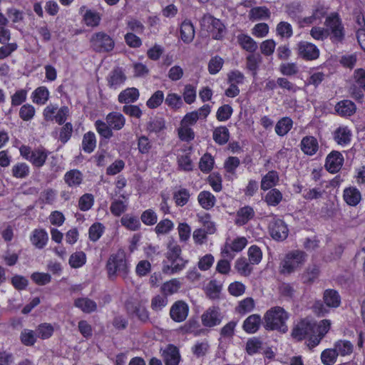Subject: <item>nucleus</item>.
<instances>
[{
    "label": "nucleus",
    "mask_w": 365,
    "mask_h": 365,
    "mask_svg": "<svg viewBox=\"0 0 365 365\" xmlns=\"http://www.w3.org/2000/svg\"><path fill=\"white\" fill-rule=\"evenodd\" d=\"M293 121L289 117L280 119L276 124L275 132L279 136L285 135L292 128Z\"/></svg>",
    "instance_id": "obj_41"
},
{
    "label": "nucleus",
    "mask_w": 365,
    "mask_h": 365,
    "mask_svg": "<svg viewBox=\"0 0 365 365\" xmlns=\"http://www.w3.org/2000/svg\"><path fill=\"white\" fill-rule=\"evenodd\" d=\"M271 12L267 6H256L249 11V19L252 21L266 20L270 18Z\"/></svg>",
    "instance_id": "obj_26"
},
{
    "label": "nucleus",
    "mask_w": 365,
    "mask_h": 365,
    "mask_svg": "<svg viewBox=\"0 0 365 365\" xmlns=\"http://www.w3.org/2000/svg\"><path fill=\"white\" fill-rule=\"evenodd\" d=\"M323 300L324 304L331 308H337L341 304V296L336 290L333 289L324 291Z\"/></svg>",
    "instance_id": "obj_22"
},
{
    "label": "nucleus",
    "mask_w": 365,
    "mask_h": 365,
    "mask_svg": "<svg viewBox=\"0 0 365 365\" xmlns=\"http://www.w3.org/2000/svg\"><path fill=\"white\" fill-rule=\"evenodd\" d=\"M279 181V175L277 171L271 170L269 171L264 176L262 177L261 181V189L263 190H267L271 189L273 186Z\"/></svg>",
    "instance_id": "obj_34"
},
{
    "label": "nucleus",
    "mask_w": 365,
    "mask_h": 365,
    "mask_svg": "<svg viewBox=\"0 0 365 365\" xmlns=\"http://www.w3.org/2000/svg\"><path fill=\"white\" fill-rule=\"evenodd\" d=\"M232 113L233 109L230 105H222V106L219 107L217 110L216 118L220 122L226 121L230 118Z\"/></svg>",
    "instance_id": "obj_59"
},
{
    "label": "nucleus",
    "mask_w": 365,
    "mask_h": 365,
    "mask_svg": "<svg viewBox=\"0 0 365 365\" xmlns=\"http://www.w3.org/2000/svg\"><path fill=\"white\" fill-rule=\"evenodd\" d=\"M221 290L222 284H218L216 280H211L207 287V295L212 299H219Z\"/></svg>",
    "instance_id": "obj_54"
},
{
    "label": "nucleus",
    "mask_w": 365,
    "mask_h": 365,
    "mask_svg": "<svg viewBox=\"0 0 365 365\" xmlns=\"http://www.w3.org/2000/svg\"><path fill=\"white\" fill-rule=\"evenodd\" d=\"M197 200L202 208L210 210L214 207L216 198L210 192L204 190L199 193Z\"/></svg>",
    "instance_id": "obj_33"
},
{
    "label": "nucleus",
    "mask_w": 365,
    "mask_h": 365,
    "mask_svg": "<svg viewBox=\"0 0 365 365\" xmlns=\"http://www.w3.org/2000/svg\"><path fill=\"white\" fill-rule=\"evenodd\" d=\"M127 77L122 68L116 67L113 68L107 78L108 86L110 88L116 89L120 85L123 84Z\"/></svg>",
    "instance_id": "obj_16"
},
{
    "label": "nucleus",
    "mask_w": 365,
    "mask_h": 365,
    "mask_svg": "<svg viewBox=\"0 0 365 365\" xmlns=\"http://www.w3.org/2000/svg\"><path fill=\"white\" fill-rule=\"evenodd\" d=\"M32 97L34 103L43 105L48 100L49 91L46 86H40L34 90Z\"/></svg>",
    "instance_id": "obj_39"
},
{
    "label": "nucleus",
    "mask_w": 365,
    "mask_h": 365,
    "mask_svg": "<svg viewBox=\"0 0 365 365\" xmlns=\"http://www.w3.org/2000/svg\"><path fill=\"white\" fill-rule=\"evenodd\" d=\"M174 227L173 222L169 219L160 221L155 227L157 235H165L171 231Z\"/></svg>",
    "instance_id": "obj_62"
},
{
    "label": "nucleus",
    "mask_w": 365,
    "mask_h": 365,
    "mask_svg": "<svg viewBox=\"0 0 365 365\" xmlns=\"http://www.w3.org/2000/svg\"><path fill=\"white\" fill-rule=\"evenodd\" d=\"M202 323L206 327H213L219 325L222 319V315L218 307L208 308L201 317Z\"/></svg>",
    "instance_id": "obj_12"
},
{
    "label": "nucleus",
    "mask_w": 365,
    "mask_h": 365,
    "mask_svg": "<svg viewBox=\"0 0 365 365\" xmlns=\"http://www.w3.org/2000/svg\"><path fill=\"white\" fill-rule=\"evenodd\" d=\"M324 25L332 42L341 43L344 41L345 30L338 13L333 12L327 16Z\"/></svg>",
    "instance_id": "obj_6"
},
{
    "label": "nucleus",
    "mask_w": 365,
    "mask_h": 365,
    "mask_svg": "<svg viewBox=\"0 0 365 365\" xmlns=\"http://www.w3.org/2000/svg\"><path fill=\"white\" fill-rule=\"evenodd\" d=\"M307 257V254L302 250L289 252L281 262L280 272L283 274H290L299 270L306 262Z\"/></svg>",
    "instance_id": "obj_4"
},
{
    "label": "nucleus",
    "mask_w": 365,
    "mask_h": 365,
    "mask_svg": "<svg viewBox=\"0 0 365 365\" xmlns=\"http://www.w3.org/2000/svg\"><path fill=\"white\" fill-rule=\"evenodd\" d=\"M140 93L136 88H128L122 91L118 97V100L120 103L128 104L135 102L139 98Z\"/></svg>",
    "instance_id": "obj_25"
},
{
    "label": "nucleus",
    "mask_w": 365,
    "mask_h": 365,
    "mask_svg": "<svg viewBox=\"0 0 365 365\" xmlns=\"http://www.w3.org/2000/svg\"><path fill=\"white\" fill-rule=\"evenodd\" d=\"M343 197L347 205L355 207L361 200V194L356 187H349L344 190Z\"/></svg>",
    "instance_id": "obj_20"
},
{
    "label": "nucleus",
    "mask_w": 365,
    "mask_h": 365,
    "mask_svg": "<svg viewBox=\"0 0 365 365\" xmlns=\"http://www.w3.org/2000/svg\"><path fill=\"white\" fill-rule=\"evenodd\" d=\"M262 349V341L257 337L249 339L246 343V351L247 354L252 356L259 351Z\"/></svg>",
    "instance_id": "obj_49"
},
{
    "label": "nucleus",
    "mask_w": 365,
    "mask_h": 365,
    "mask_svg": "<svg viewBox=\"0 0 365 365\" xmlns=\"http://www.w3.org/2000/svg\"><path fill=\"white\" fill-rule=\"evenodd\" d=\"M356 110V105L349 100L341 101L335 106V111L338 115L343 117L352 115L355 113Z\"/></svg>",
    "instance_id": "obj_23"
},
{
    "label": "nucleus",
    "mask_w": 365,
    "mask_h": 365,
    "mask_svg": "<svg viewBox=\"0 0 365 365\" xmlns=\"http://www.w3.org/2000/svg\"><path fill=\"white\" fill-rule=\"evenodd\" d=\"M180 38L185 43H191L195 38V28L190 19L184 20L180 27Z\"/></svg>",
    "instance_id": "obj_17"
},
{
    "label": "nucleus",
    "mask_w": 365,
    "mask_h": 365,
    "mask_svg": "<svg viewBox=\"0 0 365 365\" xmlns=\"http://www.w3.org/2000/svg\"><path fill=\"white\" fill-rule=\"evenodd\" d=\"M168 251L166 253V261L163 262L162 271L165 274H173L182 270L188 260H185L181 257L182 250L178 245L169 243L168 245Z\"/></svg>",
    "instance_id": "obj_2"
},
{
    "label": "nucleus",
    "mask_w": 365,
    "mask_h": 365,
    "mask_svg": "<svg viewBox=\"0 0 365 365\" xmlns=\"http://www.w3.org/2000/svg\"><path fill=\"white\" fill-rule=\"evenodd\" d=\"M237 41L243 49L250 53L255 52L257 48L256 41L247 34L238 35Z\"/></svg>",
    "instance_id": "obj_38"
},
{
    "label": "nucleus",
    "mask_w": 365,
    "mask_h": 365,
    "mask_svg": "<svg viewBox=\"0 0 365 365\" xmlns=\"http://www.w3.org/2000/svg\"><path fill=\"white\" fill-rule=\"evenodd\" d=\"M210 349V345L207 341H197L192 348V351L193 354L197 358H200L205 356Z\"/></svg>",
    "instance_id": "obj_60"
},
{
    "label": "nucleus",
    "mask_w": 365,
    "mask_h": 365,
    "mask_svg": "<svg viewBox=\"0 0 365 365\" xmlns=\"http://www.w3.org/2000/svg\"><path fill=\"white\" fill-rule=\"evenodd\" d=\"M96 146V139L94 133L88 131L83 135L82 140V148L87 153H92Z\"/></svg>",
    "instance_id": "obj_40"
},
{
    "label": "nucleus",
    "mask_w": 365,
    "mask_h": 365,
    "mask_svg": "<svg viewBox=\"0 0 365 365\" xmlns=\"http://www.w3.org/2000/svg\"><path fill=\"white\" fill-rule=\"evenodd\" d=\"M106 123L114 130H120L125 125V119L123 114L112 112L107 115Z\"/></svg>",
    "instance_id": "obj_30"
},
{
    "label": "nucleus",
    "mask_w": 365,
    "mask_h": 365,
    "mask_svg": "<svg viewBox=\"0 0 365 365\" xmlns=\"http://www.w3.org/2000/svg\"><path fill=\"white\" fill-rule=\"evenodd\" d=\"M105 227L100 222L93 224L88 230L89 239L93 242H96L102 236Z\"/></svg>",
    "instance_id": "obj_55"
},
{
    "label": "nucleus",
    "mask_w": 365,
    "mask_h": 365,
    "mask_svg": "<svg viewBox=\"0 0 365 365\" xmlns=\"http://www.w3.org/2000/svg\"><path fill=\"white\" fill-rule=\"evenodd\" d=\"M163 100V92L162 91H157L147 101L146 106L151 109L156 108L161 105Z\"/></svg>",
    "instance_id": "obj_61"
},
{
    "label": "nucleus",
    "mask_w": 365,
    "mask_h": 365,
    "mask_svg": "<svg viewBox=\"0 0 365 365\" xmlns=\"http://www.w3.org/2000/svg\"><path fill=\"white\" fill-rule=\"evenodd\" d=\"M200 23L201 29L210 33L213 39L222 40L224 38L227 29L219 19L207 13L203 15Z\"/></svg>",
    "instance_id": "obj_5"
},
{
    "label": "nucleus",
    "mask_w": 365,
    "mask_h": 365,
    "mask_svg": "<svg viewBox=\"0 0 365 365\" xmlns=\"http://www.w3.org/2000/svg\"><path fill=\"white\" fill-rule=\"evenodd\" d=\"M74 305L85 313H91L97 309V304L93 300L87 297L75 299Z\"/></svg>",
    "instance_id": "obj_31"
},
{
    "label": "nucleus",
    "mask_w": 365,
    "mask_h": 365,
    "mask_svg": "<svg viewBox=\"0 0 365 365\" xmlns=\"http://www.w3.org/2000/svg\"><path fill=\"white\" fill-rule=\"evenodd\" d=\"M86 262V254L81 251L72 254L69 258V264L72 268H79Z\"/></svg>",
    "instance_id": "obj_50"
},
{
    "label": "nucleus",
    "mask_w": 365,
    "mask_h": 365,
    "mask_svg": "<svg viewBox=\"0 0 365 365\" xmlns=\"http://www.w3.org/2000/svg\"><path fill=\"white\" fill-rule=\"evenodd\" d=\"M178 168L184 171H192L193 169L192 162L190 154L178 155L177 158Z\"/></svg>",
    "instance_id": "obj_58"
},
{
    "label": "nucleus",
    "mask_w": 365,
    "mask_h": 365,
    "mask_svg": "<svg viewBox=\"0 0 365 365\" xmlns=\"http://www.w3.org/2000/svg\"><path fill=\"white\" fill-rule=\"evenodd\" d=\"M297 55L306 61H313L319 58V50L314 43L302 41L297 45Z\"/></svg>",
    "instance_id": "obj_11"
},
{
    "label": "nucleus",
    "mask_w": 365,
    "mask_h": 365,
    "mask_svg": "<svg viewBox=\"0 0 365 365\" xmlns=\"http://www.w3.org/2000/svg\"><path fill=\"white\" fill-rule=\"evenodd\" d=\"M166 128L165 120L160 116L150 118L146 125V130L149 133L158 134Z\"/></svg>",
    "instance_id": "obj_29"
},
{
    "label": "nucleus",
    "mask_w": 365,
    "mask_h": 365,
    "mask_svg": "<svg viewBox=\"0 0 365 365\" xmlns=\"http://www.w3.org/2000/svg\"><path fill=\"white\" fill-rule=\"evenodd\" d=\"M29 167L25 163H19L12 168V175L16 178H25L29 175Z\"/></svg>",
    "instance_id": "obj_53"
},
{
    "label": "nucleus",
    "mask_w": 365,
    "mask_h": 365,
    "mask_svg": "<svg viewBox=\"0 0 365 365\" xmlns=\"http://www.w3.org/2000/svg\"><path fill=\"white\" fill-rule=\"evenodd\" d=\"M344 158L343 155L337 150H332L326 158L324 167L330 173H336L343 166Z\"/></svg>",
    "instance_id": "obj_13"
},
{
    "label": "nucleus",
    "mask_w": 365,
    "mask_h": 365,
    "mask_svg": "<svg viewBox=\"0 0 365 365\" xmlns=\"http://www.w3.org/2000/svg\"><path fill=\"white\" fill-rule=\"evenodd\" d=\"M269 232L274 240L283 241L287 239L289 230L282 220L274 218L269 224Z\"/></svg>",
    "instance_id": "obj_10"
},
{
    "label": "nucleus",
    "mask_w": 365,
    "mask_h": 365,
    "mask_svg": "<svg viewBox=\"0 0 365 365\" xmlns=\"http://www.w3.org/2000/svg\"><path fill=\"white\" fill-rule=\"evenodd\" d=\"M351 133L347 127H339L334 131V140L339 145H346L351 141Z\"/></svg>",
    "instance_id": "obj_36"
},
{
    "label": "nucleus",
    "mask_w": 365,
    "mask_h": 365,
    "mask_svg": "<svg viewBox=\"0 0 365 365\" xmlns=\"http://www.w3.org/2000/svg\"><path fill=\"white\" fill-rule=\"evenodd\" d=\"M83 173L77 170L73 169L66 173L64 175V181L69 187H78L83 181Z\"/></svg>",
    "instance_id": "obj_27"
},
{
    "label": "nucleus",
    "mask_w": 365,
    "mask_h": 365,
    "mask_svg": "<svg viewBox=\"0 0 365 365\" xmlns=\"http://www.w3.org/2000/svg\"><path fill=\"white\" fill-rule=\"evenodd\" d=\"M213 140L220 145L226 144L230 139V131L226 126H219L213 131Z\"/></svg>",
    "instance_id": "obj_32"
},
{
    "label": "nucleus",
    "mask_w": 365,
    "mask_h": 365,
    "mask_svg": "<svg viewBox=\"0 0 365 365\" xmlns=\"http://www.w3.org/2000/svg\"><path fill=\"white\" fill-rule=\"evenodd\" d=\"M235 268L237 272L243 276H249L252 270L250 264L247 262V259L242 257L236 260Z\"/></svg>",
    "instance_id": "obj_52"
},
{
    "label": "nucleus",
    "mask_w": 365,
    "mask_h": 365,
    "mask_svg": "<svg viewBox=\"0 0 365 365\" xmlns=\"http://www.w3.org/2000/svg\"><path fill=\"white\" fill-rule=\"evenodd\" d=\"M289 314L283 307L276 306L268 309L263 316V327L267 331H277L282 334L288 331L287 321Z\"/></svg>",
    "instance_id": "obj_1"
},
{
    "label": "nucleus",
    "mask_w": 365,
    "mask_h": 365,
    "mask_svg": "<svg viewBox=\"0 0 365 365\" xmlns=\"http://www.w3.org/2000/svg\"><path fill=\"white\" fill-rule=\"evenodd\" d=\"M313 327L312 320L308 318L302 319L294 325L291 336L297 341H302L307 337L312 336Z\"/></svg>",
    "instance_id": "obj_9"
},
{
    "label": "nucleus",
    "mask_w": 365,
    "mask_h": 365,
    "mask_svg": "<svg viewBox=\"0 0 365 365\" xmlns=\"http://www.w3.org/2000/svg\"><path fill=\"white\" fill-rule=\"evenodd\" d=\"M286 13L293 21L297 22L302 16L303 6L299 2H292L285 6Z\"/></svg>",
    "instance_id": "obj_37"
},
{
    "label": "nucleus",
    "mask_w": 365,
    "mask_h": 365,
    "mask_svg": "<svg viewBox=\"0 0 365 365\" xmlns=\"http://www.w3.org/2000/svg\"><path fill=\"white\" fill-rule=\"evenodd\" d=\"M140 220L145 225L152 226L157 223L158 215L153 210L148 209L142 212Z\"/></svg>",
    "instance_id": "obj_57"
},
{
    "label": "nucleus",
    "mask_w": 365,
    "mask_h": 365,
    "mask_svg": "<svg viewBox=\"0 0 365 365\" xmlns=\"http://www.w3.org/2000/svg\"><path fill=\"white\" fill-rule=\"evenodd\" d=\"M213 165L214 159L212 156L211 154L207 153L200 158L199 168L204 173H208L213 168Z\"/></svg>",
    "instance_id": "obj_51"
},
{
    "label": "nucleus",
    "mask_w": 365,
    "mask_h": 365,
    "mask_svg": "<svg viewBox=\"0 0 365 365\" xmlns=\"http://www.w3.org/2000/svg\"><path fill=\"white\" fill-rule=\"evenodd\" d=\"M246 68L252 72V76H257L259 65L262 63V56L259 54H250L246 58Z\"/></svg>",
    "instance_id": "obj_35"
},
{
    "label": "nucleus",
    "mask_w": 365,
    "mask_h": 365,
    "mask_svg": "<svg viewBox=\"0 0 365 365\" xmlns=\"http://www.w3.org/2000/svg\"><path fill=\"white\" fill-rule=\"evenodd\" d=\"M338 355L335 348L324 349L321 354L322 362L324 365H333L336 361Z\"/></svg>",
    "instance_id": "obj_48"
},
{
    "label": "nucleus",
    "mask_w": 365,
    "mask_h": 365,
    "mask_svg": "<svg viewBox=\"0 0 365 365\" xmlns=\"http://www.w3.org/2000/svg\"><path fill=\"white\" fill-rule=\"evenodd\" d=\"M263 325V318L258 314H253L247 317L242 324V329L247 334L256 333Z\"/></svg>",
    "instance_id": "obj_15"
},
{
    "label": "nucleus",
    "mask_w": 365,
    "mask_h": 365,
    "mask_svg": "<svg viewBox=\"0 0 365 365\" xmlns=\"http://www.w3.org/2000/svg\"><path fill=\"white\" fill-rule=\"evenodd\" d=\"M319 267L317 264L309 265L301 276L304 284H312L319 275Z\"/></svg>",
    "instance_id": "obj_28"
},
{
    "label": "nucleus",
    "mask_w": 365,
    "mask_h": 365,
    "mask_svg": "<svg viewBox=\"0 0 365 365\" xmlns=\"http://www.w3.org/2000/svg\"><path fill=\"white\" fill-rule=\"evenodd\" d=\"M224 64V60L219 56H215L210 60L208 63V71L210 74L217 73Z\"/></svg>",
    "instance_id": "obj_63"
},
{
    "label": "nucleus",
    "mask_w": 365,
    "mask_h": 365,
    "mask_svg": "<svg viewBox=\"0 0 365 365\" xmlns=\"http://www.w3.org/2000/svg\"><path fill=\"white\" fill-rule=\"evenodd\" d=\"M120 222L123 226L132 231L138 230L141 226L140 220L137 217L131 216L128 214L121 217Z\"/></svg>",
    "instance_id": "obj_42"
},
{
    "label": "nucleus",
    "mask_w": 365,
    "mask_h": 365,
    "mask_svg": "<svg viewBox=\"0 0 365 365\" xmlns=\"http://www.w3.org/2000/svg\"><path fill=\"white\" fill-rule=\"evenodd\" d=\"M95 126L97 132L102 138L108 140L113 136V128L107 123L97 120L95 122Z\"/></svg>",
    "instance_id": "obj_46"
},
{
    "label": "nucleus",
    "mask_w": 365,
    "mask_h": 365,
    "mask_svg": "<svg viewBox=\"0 0 365 365\" xmlns=\"http://www.w3.org/2000/svg\"><path fill=\"white\" fill-rule=\"evenodd\" d=\"M165 365H178L180 359L179 349L173 344H168L163 351Z\"/></svg>",
    "instance_id": "obj_18"
},
{
    "label": "nucleus",
    "mask_w": 365,
    "mask_h": 365,
    "mask_svg": "<svg viewBox=\"0 0 365 365\" xmlns=\"http://www.w3.org/2000/svg\"><path fill=\"white\" fill-rule=\"evenodd\" d=\"M91 48L96 53H108L113 50L115 41L103 31L96 32L90 39Z\"/></svg>",
    "instance_id": "obj_7"
},
{
    "label": "nucleus",
    "mask_w": 365,
    "mask_h": 365,
    "mask_svg": "<svg viewBox=\"0 0 365 365\" xmlns=\"http://www.w3.org/2000/svg\"><path fill=\"white\" fill-rule=\"evenodd\" d=\"M48 235L43 230H35L31 237V241L38 249H42L46 244Z\"/></svg>",
    "instance_id": "obj_43"
},
{
    "label": "nucleus",
    "mask_w": 365,
    "mask_h": 365,
    "mask_svg": "<svg viewBox=\"0 0 365 365\" xmlns=\"http://www.w3.org/2000/svg\"><path fill=\"white\" fill-rule=\"evenodd\" d=\"M180 286L181 284L178 279H173L162 285L161 292L167 297L178 292Z\"/></svg>",
    "instance_id": "obj_47"
},
{
    "label": "nucleus",
    "mask_w": 365,
    "mask_h": 365,
    "mask_svg": "<svg viewBox=\"0 0 365 365\" xmlns=\"http://www.w3.org/2000/svg\"><path fill=\"white\" fill-rule=\"evenodd\" d=\"M188 305L183 301H177L171 307L170 310V318L175 322L185 321L188 315Z\"/></svg>",
    "instance_id": "obj_14"
},
{
    "label": "nucleus",
    "mask_w": 365,
    "mask_h": 365,
    "mask_svg": "<svg viewBox=\"0 0 365 365\" xmlns=\"http://www.w3.org/2000/svg\"><path fill=\"white\" fill-rule=\"evenodd\" d=\"M190 196V195L188 190L185 188H180L179 190L174 192L173 198L178 206L182 207L187 204Z\"/></svg>",
    "instance_id": "obj_56"
},
{
    "label": "nucleus",
    "mask_w": 365,
    "mask_h": 365,
    "mask_svg": "<svg viewBox=\"0 0 365 365\" xmlns=\"http://www.w3.org/2000/svg\"><path fill=\"white\" fill-rule=\"evenodd\" d=\"M334 348L336 349L339 355L343 356L351 354L354 350L353 344L347 340H339L336 341Z\"/></svg>",
    "instance_id": "obj_45"
},
{
    "label": "nucleus",
    "mask_w": 365,
    "mask_h": 365,
    "mask_svg": "<svg viewBox=\"0 0 365 365\" xmlns=\"http://www.w3.org/2000/svg\"><path fill=\"white\" fill-rule=\"evenodd\" d=\"M255 217L254 209L250 206H245L239 209L235 220V225L242 226Z\"/></svg>",
    "instance_id": "obj_21"
},
{
    "label": "nucleus",
    "mask_w": 365,
    "mask_h": 365,
    "mask_svg": "<svg viewBox=\"0 0 365 365\" xmlns=\"http://www.w3.org/2000/svg\"><path fill=\"white\" fill-rule=\"evenodd\" d=\"M106 267L109 279H113L117 275L125 278L129 272V266L125 252L119 250L116 253L112 254L107 261Z\"/></svg>",
    "instance_id": "obj_3"
},
{
    "label": "nucleus",
    "mask_w": 365,
    "mask_h": 365,
    "mask_svg": "<svg viewBox=\"0 0 365 365\" xmlns=\"http://www.w3.org/2000/svg\"><path fill=\"white\" fill-rule=\"evenodd\" d=\"M300 148L304 154L312 156L317 152L319 143L315 137L308 135L302 139Z\"/></svg>",
    "instance_id": "obj_19"
},
{
    "label": "nucleus",
    "mask_w": 365,
    "mask_h": 365,
    "mask_svg": "<svg viewBox=\"0 0 365 365\" xmlns=\"http://www.w3.org/2000/svg\"><path fill=\"white\" fill-rule=\"evenodd\" d=\"M178 133L180 139L182 141L190 142L195 138V133L189 126L180 125Z\"/></svg>",
    "instance_id": "obj_64"
},
{
    "label": "nucleus",
    "mask_w": 365,
    "mask_h": 365,
    "mask_svg": "<svg viewBox=\"0 0 365 365\" xmlns=\"http://www.w3.org/2000/svg\"><path fill=\"white\" fill-rule=\"evenodd\" d=\"M282 194L277 188H271V190L266 194L264 201L269 206H277L282 200Z\"/></svg>",
    "instance_id": "obj_44"
},
{
    "label": "nucleus",
    "mask_w": 365,
    "mask_h": 365,
    "mask_svg": "<svg viewBox=\"0 0 365 365\" xmlns=\"http://www.w3.org/2000/svg\"><path fill=\"white\" fill-rule=\"evenodd\" d=\"M313 333L308 339V346L313 348L317 346L322 339L328 333L331 327V321L329 319H323L317 324L312 321Z\"/></svg>",
    "instance_id": "obj_8"
},
{
    "label": "nucleus",
    "mask_w": 365,
    "mask_h": 365,
    "mask_svg": "<svg viewBox=\"0 0 365 365\" xmlns=\"http://www.w3.org/2000/svg\"><path fill=\"white\" fill-rule=\"evenodd\" d=\"M50 152L43 147L41 146L35 148L33 155L30 159V163L36 168L42 167L48 158Z\"/></svg>",
    "instance_id": "obj_24"
}]
</instances>
